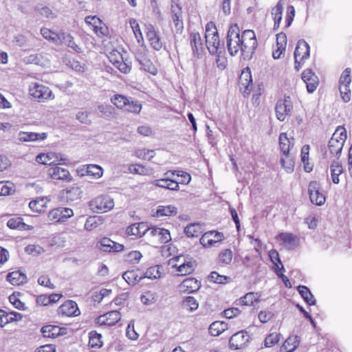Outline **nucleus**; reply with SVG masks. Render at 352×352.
Returning <instances> with one entry per match:
<instances>
[{
  "label": "nucleus",
  "mask_w": 352,
  "mask_h": 352,
  "mask_svg": "<svg viewBox=\"0 0 352 352\" xmlns=\"http://www.w3.org/2000/svg\"><path fill=\"white\" fill-rule=\"evenodd\" d=\"M227 48L231 56H235L241 51V41L239 27L237 24L232 25L227 33Z\"/></svg>",
  "instance_id": "f257e3e1"
},
{
  "label": "nucleus",
  "mask_w": 352,
  "mask_h": 352,
  "mask_svg": "<svg viewBox=\"0 0 352 352\" xmlns=\"http://www.w3.org/2000/svg\"><path fill=\"white\" fill-rule=\"evenodd\" d=\"M241 54L252 57L257 47V40L253 30H246L241 35Z\"/></svg>",
  "instance_id": "f03ea898"
},
{
  "label": "nucleus",
  "mask_w": 352,
  "mask_h": 352,
  "mask_svg": "<svg viewBox=\"0 0 352 352\" xmlns=\"http://www.w3.org/2000/svg\"><path fill=\"white\" fill-rule=\"evenodd\" d=\"M91 209L96 212H105L114 206L113 199L107 195H102L96 197L89 202Z\"/></svg>",
  "instance_id": "7ed1b4c3"
},
{
  "label": "nucleus",
  "mask_w": 352,
  "mask_h": 352,
  "mask_svg": "<svg viewBox=\"0 0 352 352\" xmlns=\"http://www.w3.org/2000/svg\"><path fill=\"white\" fill-rule=\"evenodd\" d=\"M343 142L337 141L334 138H331L328 143V151L325 150L322 152V158L324 160H339L343 148Z\"/></svg>",
  "instance_id": "20e7f679"
},
{
  "label": "nucleus",
  "mask_w": 352,
  "mask_h": 352,
  "mask_svg": "<svg viewBox=\"0 0 352 352\" xmlns=\"http://www.w3.org/2000/svg\"><path fill=\"white\" fill-rule=\"evenodd\" d=\"M165 178L155 179L151 182L152 184L170 190H179V182L175 179V172L168 170L164 174Z\"/></svg>",
  "instance_id": "39448f33"
},
{
  "label": "nucleus",
  "mask_w": 352,
  "mask_h": 352,
  "mask_svg": "<svg viewBox=\"0 0 352 352\" xmlns=\"http://www.w3.org/2000/svg\"><path fill=\"white\" fill-rule=\"evenodd\" d=\"M308 192L312 204L316 206H322L325 203L326 197L320 192V184L317 181H312L309 183Z\"/></svg>",
  "instance_id": "423d86ee"
},
{
  "label": "nucleus",
  "mask_w": 352,
  "mask_h": 352,
  "mask_svg": "<svg viewBox=\"0 0 352 352\" xmlns=\"http://www.w3.org/2000/svg\"><path fill=\"white\" fill-rule=\"evenodd\" d=\"M293 109L289 96H285L283 100H278L276 102L275 111L278 120L284 121Z\"/></svg>",
  "instance_id": "0eeeda50"
},
{
  "label": "nucleus",
  "mask_w": 352,
  "mask_h": 352,
  "mask_svg": "<svg viewBox=\"0 0 352 352\" xmlns=\"http://www.w3.org/2000/svg\"><path fill=\"white\" fill-rule=\"evenodd\" d=\"M250 336L245 331H240L233 334L229 340L230 349L236 350L246 346L250 342Z\"/></svg>",
  "instance_id": "6e6552de"
},
{
  "label": "nucleus",
  "mask_w": 352,
  "mask_h": 352,
  "mask_svg": "<svg viewBox=\"0 0 352 352\" xmlns=\"http://www.w3.org/2000/svg\"><path fill=\"white\" fill-rule=\"evenodd\" d=\"M188 41L191 47L193 56L199 58L204 49L200 34L195 31L190 32Z\"/></svg>",
  "instance_id": "1a4fd4ad"
},
{
  "label": "nucleus",
  "mask_w": 352,
  "mask_h": 352,
  "mask_svg": "<svg viewBox=\"0 0 352 352\" xmlns=\"http://www.w3.org/2000/svg\"><path fill=\"white\" fill-rule=\"evenodd\" d=\"M74 215L72 209L69 208H57L49 212V218L56 222H65Z\"/></svg>",
  "instance_id": "9d476101"
},
{
  "label": "nucleus",
  "mask_w": 352,
  "mask_h": 352,
  "mask_svg": "<svg viewBox=\"0 0 352 352\" xmlns=\"http://www.w3.org/2000/svg\"><path fill=\"white\" fill-rule=\"evenodd\" d=\"M276 238L287 250H294L299 242V239L296 235L289 232H281Z\"/></svg>",
  "instance_id": "9b49d317"
},
{
  "label": "nucleus",
  "mask_w": 352,
  "mask_h": 352,
  "mask_svg": "<svg viewBox=\"0 0 352 352\" xmlns=\"http://www.w3.org/2000/svg\"><path fill=\"white\" fill-rule=\"evenodd\" d=\"M206 45L210 54H217L220 56L224 52L223 44H221L219 34L213 35L211 38L206 40Z\"/></svg>",
  "instance_id": "f8f14e48"
},
{
  "label": "nucleus",
  "mask_w": 352,
  "mask_h": 352,
  "mask_svg": "<svg viewBox=\"0 0 352 352\" xmlns=\"http://www.w3.org/2000/svg\"><path fill=\"white\" fill-rule=\"evenodd\" d=\"M58 314L65 316H76L80 312L77 303L73 300H67L61 305L58 309Z\"/></svg>",
  "instance_id": "ddd939ff"
},
{
  "label": "nucleus",
  "mask_w": 352,
  "mask_h": 352,
  "mask_svg": "<svg viewBox=\"0 0 352 352\" xmlns=\"http://www.w3.org/2000/svg\"><path fill=\"white\" fill-rule=\"evenodd\" d=\"M150 228L147 223L144 222L136 223L129 226L126 230V233L128 235H133L136 237L140 238L149 232Z\"/></svg>",
  "instance_id": "4468645a"
},
{
  "label": "nucleus",
  "mask_w": 352,
  "mask_h": 352,
  "mask_svg": "<svg viewBox=\"0 0 352 352\" xmlns=\"http://www.w3.org/2000/svg\"><path fill=\"white\" fill-rule=\"evenodd\" d=\"M47 173L51 178L54 179L63 180L66 182H70L72 180V177L71 176L68 170L61 167H51L48 169Z\"/></svg>",
  "instance_id": "2eb2a0df"
},
{
  "label": "nucleus",
  "mask_w": 352,
  "mask_h": 352,
  "mask_svg": "<svg viewBox=\"0 0 352 352\" xmlns=\"http://www.w3.org/2000/svg\"><path fill=\"white\" fill-rule=\"evenodd\" d=\"M310 47L304 40H299L294 51V58L298 63V58L303 61L309 57Z\"/></svg>",
  "instance_id": "dca6fc26"
},
{
  "label": "nucleus",
  "mask_w": 352,
  "mask_h": 352,
  "mask_svg": "<svg viewBox=\"0 0 352 352\" xmlns=\"http://www.w3.org/2000/svg\"><path fill=\"white\" fill-rule=\"evenodd\" d=\"M146 38L148 40L151 47L158 51L162 47V42L155 30L153 25H148L146 26Z\"/></svg>",
  "instance_id": "f3484780"
},
{
  "label": "nucleus",
  "mask_w": 352,
  "mask_h": 352,
  "mask_svg": "<svg viewBox=\"0 0 352 352\" xmlns=\"http://www.w3.org/2000/svg\"><path fill=\"white\" fill-rule=\"evenodd\" d=\"M201 287V283L195 278H188L184 280L179 285V290L184 293H193Z\"/></svg>",
  "instance_id": "a211bd4d"
},
{
  "label": "nucleus",
  "mask_w": 352,
  "mask_h": 352,
  "mask_svg": "<svg viewBox=\"0 0 352 352\" xmlns=\"http://www.w3.org/2000/svg\"><path fill=\"white\" fill-rule=\"evenodd\" d=\"M278 143L281 153L285 157H288L291 148L294 144L293 137L289 138L286 133H281L279 135Z\"/></svg>",
  "instance_id": "6ab92c4d"
},
{
  "label": "nucleus",
  "mask_w": 352,
  "mask_h": 352,
  "mask_svg": "<svg viewBox=\"0 0 352 352\" xmlns=\"http://www.w3.org/2000/svg\"><path fill=\"white\" fill-rule=\"evenodd\" d=\"M149 234L156 237L160 243H166L171 241L169 230L161 228H150Z\"/></svg>",
  "instance_id": "aec40b11"
},
{
  "label": "nucleus",
  "mask_w": 352,
  "mask_h": 352,
  "mask_svg": "<svg viewBox=\"0 0 352 352\" xmlns=\"http://www.w3.org/2000/svg\"><path fill=\"white\" fill-rule=\"evenodd\" d=\"M121 319V314L118 311H111L104 316L98 318V322L101 324L107 326H113L116 324Z\"/></svg>",
  "instance_id": "412c9836"
},
{
  "label": "nucleus",
  "mask_w": 352,
  "mask_h": 352,
  "mask_svg": "<svg viewBox=\"0 0 352 352\" xmlns=\"http://www.w3.org/2000/svg\"><path fill=\"white\" fill-rule=\"evenodd\" d=\"M330 172L333 183L335 184H339V175L344 172L342 162L340 160H333L330 164Z\"/></svg>",
  "instance_id": "4be33fe9"
},
{
  "label": "nucleus",
  "mask_w": 352,
  "mask_h": 352,
  "mask_svg": "<svg viewBox=\"0 0 352 352\" xmlns=\"http://www.w3.org/2000/svg\"><path fill=\"white\" fill-rule=\"evenodd\" d=\"M59 43L66 45L68 47L71 48L77 53H81V48L75 43L74 37L69 33L60 32L58 37Z\"/></svg>",
  "instance_id": "5701e85b"
},
{
  "label": "nucleus",
  "mask_w": 352,
  "mask_h": 352,
  "mask_svg": "<svg viewBox=\"0 0 352 352\" xmlns=\"http://www.w3.org/2000/svg\"><path fill=\"white\" fill-rule=\"evenodd\" d=\"M122 278L129 285H135L143 278V274L139 270H128L122 274Z\"/></svg>",
  "instance_id": "b1692460"
},
{
  "label": "nucleus",
  "mask_w": 352,
  "mask_h": 352,
  "mask_svg": "<svg viewBox=\"0 0 352 352\" xmlns=\"http://www.w3.org/2000/svg\"><path fill=\"white\" fill-rule=\"evenodd\" d=\"M47 133L20 131L18 134V140L21 142H32L36 140H43L46 139Z\"/></svg>",
  "instance_id": "393cba45"
},
{
  "label": "nucleus",
  "mask_w": 352,
  "mask_h": 352,
  "mask_svg": "<svg viewBox=\"0 0 352 352\" xmlns=\"http://www.w3.org/2000/svg\"><path fill=\"white\" fill-rule=\"evenodd\" d=\"M302 79L306 88H316L318 86V77L311 69H305L302 74Z\"/></svg>",
  "instance_id": "a878e982"
},
{
  "label": "nucleus",
  "mask_w": 352,
  "mask_h": 352,
  "mask_svg": "<svg viewBox=\"0 0 352 352\" xmlns=\"http://www.w3.org/2000/svg\"><path fill=\"white\" fill-rule=\"evenodd\" d=\"M184 259V262L177 266V272L181 276L191 274L195 270V261L192 258Z\"/></svg>",
  "instance_id": "bb28decb"
},
{
  "label": "nucleus",
  "mask_w": 352,
  "mask_h": 352,
  "mask_svg": "<svg viewBox=\"0 0 352 352\" xmlns=\"http://www.w3.org/2000/svg\"><path fill=\"white\" fill-rule=\"evenodd\" d=\"M82 173L80 174L81 176L87 175L93 176L94 178L98 179L102 177L103 174V169L101 166L96 164H89L85 166L82 169Z\"/></svg>",
  "instance_id": "cd10ccee"
},
{
  "label": "nucleus",
  "mask_w": 352,
  "mask_h": 352,
  "mask_svg": "<svg viewBox=\"0 0 352 352\" xmlns=\"http://www.w3.org/2000/svg\"><path fill=\"white\" fill-rule=\"evenodd\" d=\"M30 95L33 98L38 99V102H43L47 99L54 98V95L51 89H29Z\"/></svg>",
  "instance_id": "c85d7f7f"
},
{
  "label": "nucleus",
  "mask_w": 352,
  "mask_h": 352,
  "mask_svg": "<svg viewBox=\"0 0 352 352\" xmlns=\"http://www.w3.org/2000/svg\"><path fill=\"white\" fill-rule=\"evenodd\" d=\"M203 232L204 228L199 223H190L184 228V233L188 237H198Z\"/></svg>",
  "instance_id": "c756f323"
},
{
  "label": "nucleus",
  "mask_w": 352,
  "mask_h": 352,
  "mask_svg": "<svg viewBox=\"0 0 352 352\" xmlns=\"http://www.w3.org/2000/svg\"><path fill=\"white\" fill-rule=\"evenodd\" d=\"M6 278L13 285H21L27 281L26 276L20 271L9 273Z\"/></svg>",
  "instance_id": "7c9ffc66"
},
{
  "label": "nucleus",
  "mask_w": 352,
  "mask_h": 352,
  "mask_svg": "<svg viewBox=\"0 0 352 352\" xmlns=\"http://www.w3.org/2000/svg\"><path fill=\"white\" fill-rule=\"evenodd\" d=\"M177 213V208L173 205L159 206L155 214L157 217L175 216Z\"/></svg>",
  "instance_id": "2f4dec72"
},
{
  "label": "nucleus",
  "mask_w": 352,
  "mask_h": 352,
  "mask_svg": "<svg viewBox=\"0 0 352 352\" xmlns=\"http://www.w3.org/2000/svg\"><path fill=\"white\" fill-rule=\"evenodd\" d=\"M297 290L298 291L301 297L309 305H316V300L314 295L311 294V291L307 286L299 285L297 287Z\"/></svg>",
  "instance_id": "473e14b6"
},
{
  "label": "nucleus",
  "mask_w": 352,
  "mask_h": 352,
  "mask_svg": "<svg viewBox=\"0 0 352 352\" xmlns=\"http://www.w3.org/2000/svg\"><path fill=\"white\" fill-rule=\"evenodd\" d=\"M41 332L44 337L46 338H57L63 335L62 329L58 326L45 325L42 327Z\"/></svg>",
  "instance_id": "72a5a7b5"
},
{
  "label": "nucleus",
  "mask_w": 352,
  "mask_h": 352,
  "mask_svg": "<svg viewBox=\"0 0 352 352\" xmlns=\"http://www.w3.org/2000/svg\"><path fill=\"white\" fill-rule=\"evenodd\" d=\"M227 329V324L224 322L221 321H215L212 322L209 328L208 331L209 333L212 336H217L220 335L221 333H223L226 329Z\"/></svg>",
  "instance_id": "f704fd0d"
},
{
  "label": "nucleus",
  "mask_w": 352,
  "mask_h": 352,
  "mask_svg": "<svg viewBox=\"0 0 352 352\" xmlns=\"http://www.w3.org/2000/svg\"><path fill=\"white\" fill-rule=\"evenodd\" d=\"M239 83L243 88H249V86L252 85V75L248 67L241 72L239 78Z\"/></svg>",
  "instance_id": "c9c22d12"
},
{
  "label": "nucleus",
  "mask_w": 352,
  "mask_h": 352,
  "mask_svg": "<svg viewBox=\"0 0 352 352\" xmlns=\"http://www.w3.org/2000/svg\"><path fill=\"white\" fill-rule=\"evenodd\" d=\"M103 223V219L99 216L89 217L85 223V229L91 231Z\"/></svg>",
  "instance_id": "e433bc0d"
},
{
  "label": "nucleus",
  "mask_w": 352,
  "mask_h": 352,
  "mask_svg": "<svg viewBox=\"0 0 352 352\" xmlns=\"http://www.w3.org/2000/svg\"><path fill=\"white\" fill-rule=\"evenodd\" d=\"M260 297L261 295L258 293L249 292L241 297L239 300L243 305L250 306L252 305L254 302L260 301Z\"/></svg>",
  "instance_id": "4c0bfd02"
},
{
  "label": "nucleus",
  "mask_w": 352,
  "mask_h": 352,
  "mask_svg": "<svg viewBox=\"0 0 352 352\" xmlns=\"http://www.w3.org/2000/svg\"><path fill=\"white\" fill-rule=\"evenodd\" d=\"M299 338L297 336L289 337L283 344L286 352H294L299 345Z\"/></svg>",
  "instance_id": "58836bf2"
},
{
  "label": "nucleus",
  "mask_w": 352,
  "mask_h": 352,
  "mask_svg": "<svg viewBox=\"0 0 352 352\" xmlns=\"http://www.w3.org/2000/svg\"><path fill=\"white\" fill-rule=\"evenodd\" d=\"M269 256L272 263L274 264V270L278 269L280 271H285V267L280 259L278 252L276 250H272L269 252Z\"/></svg>",
  "instance_id": "ea45409f"
},
{
  "label": "nucleus",
  "mask_w": 352,
  "mask_h": 352,
  "mask_svg": "<svg viewBox=\"0 0 352 352\" xmlns=\"http://www.w3.org/2000/svg\"><path fill=\"white\" fill-rule=\"evenodd\" d=\"M102 335L100 333H98L96 331H91L89 333V346L91 348H99L102 345V342L101 341Z\"/></svg>",
  "instance_id": "a19ab883"
},
{
  "label": "nucleus",
  "mask_w": 352,
  "mask_h": 352,
  "mask_svg": "<svg viewBox=\"0 0 352 352\" xmlns=\"http://www.w3.org/2000/svg\"><path fill=\"white\" fill-rule=\"evenodd\" d=\"M140 65V68L145 72H147L153 75H156L157 73V69L153 63L151 62L150 59L148 58H143L141 62L139 63Z\"/></svg>",
  "instance_id": "79ce46f5"
},
{
  "label": "nucleus",
  "mask_w": 352,
  "mask_h": 352,
  "mask_svg": "<svg viewBox=\"0 0 352 352\" xmlns=\"http://www.w3.org/2000/svg\"><path fill=\"white\" fill-rule=\"evenodd\" d=\"M7 226L10 229L26 230L28 226L21 217H14L8 220Z\"/></svg>",
  "instance_id": "37998d69"
},
{
  "label": "nucleus",
  "mask_w": 352,
  "mask_h": 352,
  "mask_svg": "<svg viewBox=\"0 0 352 352\" xmlns=\"http://www.w3.org/2000/svg\"><path fill=\"white\" fill-rule=\"evenodd\" d=\"M66 197L71 200L75 201L81 197L82 191L78 186H74L67 188L65 192Z\"/></svg>",
  "instance_id": "c03bdc74"
},
{
  "label": "nucleus",
  "mask_w": 352,
  "mask_h": 352,
  "mask_svg": "<svg viewBox=\"0 0 352 352\" xmlns=\"http://www.w3.org/2000/svg\"><path fill=\"white\" fill-rule=\"evenodd\" d=\"M209 277L211 281L217 284H226L231 280L230 276L221 275L217 272H212Z\"/></svg>",
  "instance_id": "a18cd8bd"
},
{
  "label": "nucleus",
  "mask_w": 352,
  "mask_h": 352,
  "mask_svg": "<svg viewBox=\"0 0 352 352\" xmlns=\"http://www.w3.org/2000/svg\"><path fill=\"white\" fill-rule=\"evenodd\" d=\"M160 266L155 265L149 267L146 272L143 274L144 278H148L150 279H157L160 278L161 272L160 271Z\"/></svg>",
  "instance_id": "49530a36"
},
{
  "label": "nucleus",
  "mask_w": 352,
  "mask_h": 352,
  "mask_svg": "<svg viewBox=\"0 0 352 352\" xmlns=\"http://www.w3.org/2000/svg\"><path fill=\"white\" fill-rule=\"evenodd\" d=\"M113 245H114V241L109 238H103L99 242L98 248L102 252H112Z\"/></svg>",
  "instance_id": "de8ad7c7"
},
{
  "label": "nucleus",
  "mask_w": 352,
  "mask_h": 352,
  "mask_svg": "<svg viewBox=\"0 0 352 352\" xmlns=\"http://www.w3.org/2000/svg\"><path fill=\"white\" fill-rule=\"evenodd\" d=\"M232 259V252L230 249L221 251L219 255V263L223 265H228Z\"/></svg>",
  "instance_id": "09e8293b"
},
{
  "label": "nucleus",
  "mask_w": 352,
  "mask_h": 352,
  "mask_svg": "<svg viewBox=\"0 0 352 352\" xmlns=\"http://www.w3.org/2000/svg\"><path fill=\"white\" fill-rule=\"evenodd\" d=\"M153 150H146L145 148L138 149L135 151V156L140 159L151 160L155 156Z\"/></svg>",
  "instance_id": "8fccbe9b"
},
{
  "label": "nucleus",
  "mask_w": 352,
  "mask_h": 352,
  "mask_svg": "<svg viewBox=\"0 0 352 352\" xmlns=\"http://www.w3.org/2000/svg\"><path fill=\"white\" fill-rule=\"evenodd\" d=\"M41 33L42 36L47 40L52 41L55 43H58V37L60 36L59 34H56L55 32H52L50 30L47 28H42L41 30Z\"/></svg>",
  "instance_id": "3c124183"
},
{
  "label": "nucleus",
  "mask_w": 352,
  "mask_h": 352,
  "mask_svg": "<svg viewBox=\"0 0 352 352\" xmlns=\"http://www.w3.org/2000/svg\"><path fill=\"white\" fill-rule=\"evenodd\" d=\"M119 57L121 60L118 59H113V58L110 57V61L113 63V64L122 73L126 74L128 73L131 68L129 67V65L124 63L122 60V58L120 55H119Z\"/></svg>",
  "instance_id": "603ef678"
},
{
  "label": "nucleus",
  "mask_w": 352,
  "mask_h": 352,
  "mask_svg": "<svg viewBox=\"0 0 352 352\" xmlns=\"http://www.w3.org/2000/svg\"><path fill=\"white\" fill-rule=\"evenodd\" d=\"M351 69L346 68L341 74L340 78L339 83L340 86H344L346 87H349L351 83Z\"/></svg>",
  "instance_id": "864d4df0"
},
{
  "label": "nucleus",
  "mask_w": 352,
  "mask_h": 352,
  "mask_svg": "<svg viewBox=\"0 0 352 352\" xmlns=\"http://www.w3.org/2000/svg\"><path fill=\"white\" fill-rule=\"evenodd\" d=\"M283 5L281 1H279L276 5L272 9V15L273 16L274 21L282 20Z\"/></svg>",
  "instance_id": "5fc2aeb1"
},
{
  "label": "nucleus",
  "mask_w": 352,
  "mask_h": 352,
  "mask_svg": "<svg viewBox=\"0 0 352 352\" xmlns=\"http://www.w3.org/2000/svg\"><path fill=\"white\" fill-rule=\"evenodd\" d=\"M198 306L197 300L192 296L186 297L183 302V307L190 311L196 310Z\"/></svg>",
  "instance_id": "6e6d98bb"
},
{
  "label": "nucleus",
  "mask_w": 352,
  "mask_h": 352,
  "mask_svg": "<svg viewBox=\"0 0 352 352\" xmlns=\"http://www.w3.org/2000/svg\"><path fill=\"white\" fill-rule=\"evenodd\" d=\"M171 172H175V176L177 177L176 182H179V184H187L190 182L191 177L188 173L182 170H171Z\"/></svg>",
  "instance_id": "4d7b16f0"
},
{
  "label": "nucleus",
  "mask_w": 352,
  "mask_h": 352,
  "mask_svg": "<svg viewBox=\"0 0 352 352\" xmlns=\"http://www.w3.org/2000/svg\"><path fill=\"white\" fill-rule=\"evenodd\" d=\"M111 102L119 109L125 108L129 99L122 95H116L111 99Z\"/></svg>",
  "instance_id": "13d9d810"
},
{
  "label": "nucleus",
  "mask_w": 352,
  "mask_h": 352,
  "mask_svg": "<svg viewBox=\"0 0 352 352\" xmlns=\"http://www.w3.org/2000/svg\"><path fill=\"white\" fill-rule=\"evenodd\" d=\"M13 190V184L9 182H0V196L10 195Z\"/></svg>",
  "instance_id": "bf43d9fd"
},
{
  "label": "nucleus",
  "mask_w": 352,
  "mask_h": 352,
  "mask_svg": "<svg viewBox=\"0 0 352 352\" xmlns=\"http://www.w3.org/2000/svg\"><path fill=\"white\" fill-rule=\"evenodd\" d=\"M282 166L285 169L287 173H291L294 170V162L288 154V157H282L280 159Z\"/></svg>",
  "instance_id": "052dcab7"
},
{
  "label": "nucleus",
  "mask_w": 352,
  "mask_h": 352,
  "mask_svg": "<svg viewBox=\"0 0 352 352\" xmlns=\"http://www.w3.org/2000/svg\"><path fill=\"white\" fill-rule=\"evenodd\" d=\"M14 322V318H12L11 312L7 313L0 309V327H3L8 323Z\"/></svg>",
  "instance_id": "680f3d73"
},
{
  "label": "nucleus",
  "mask_w": 352,
  "mask_h": 352,
  "mask_svg": "<svg viewBox=\"0 0 352 352\" xmlns=\"http://www.w3.org/2000/svg\"><path fill=\"white\" fill-rule=\"evenodd\" d=\"M29 207L34 212H44L45 204L43 199L31 201L29 203Z\"/></svg>",
  "instance_id": "e2e57ef3"
},
{
  "label": "nucleus",
  "mask_w": 352,
  "mask_h": 352,
  "mask_svg": "<svg viewBox=\"0 0 352 352\" xmlns=\"http://www.w3.org/2000/svg\"><path fill=\"white\" fill-rule=\"evenodd\" d=\"M125 109L129 112L138 114L142 109V104L138 101L127 102Z\"/></svg>",
  "instance_id": "0e129e2a"
},
{
  "label": "nucleus",
  "mask_w": 352,
  "mask_h": 352,
  "mask_svg": "<svg viewBox=\"0 0 352 352\" xmlns=\"http://www.w3.org/2000/svg\"><path fill=\"white\" fill-rule=\"evenodd\" d=\"M140 300L144 305H151L156 301V296L155 294L148 292L141 296Z\"/></svg>",
  "instance_id": "69168bd1"
},
{
  "label": "nucleus",
  "mask_w": 352,
  "mask_h": 352,
  "mask_svg": "<svg viewBox=\"0 0 352 352\" xmlns=\"http://www.w3.org/2000/svg\"><path fill=\"white\" fill-rule=\"evenodd\" d=\"M212 232H205L200 239V243L205 248L212 246Z\"/></svg>",
  "instance_id": "338daca9"
},
{
  "label": "nucleus",
  "mask_w": 352,
  "mask_h": 352,
  "mask_svg": "<svg viewBox=\"0 0 352 352\" xmlns=\"http://www.w3.org/2000/svg\"><path fill=\"white\" fill-rule=\"evenodd\" d=\"M280 335L278 333H270L265 339V346L266 347H271L278 342Z\"/></svg>",
  "instance_id": "774afa93"
}]
</instances>
